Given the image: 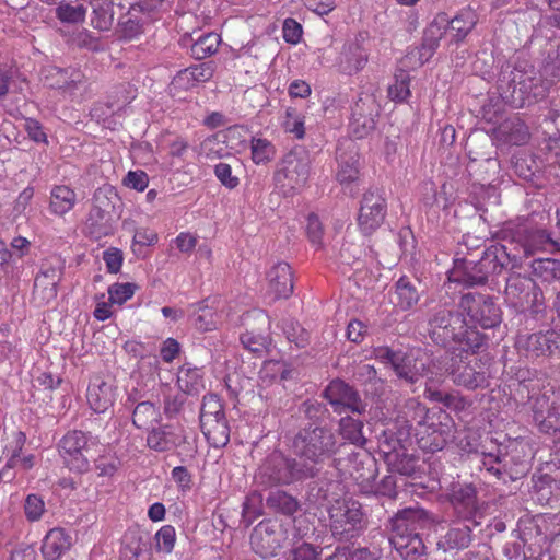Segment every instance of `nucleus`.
I'll return each instance as SVG.
<instances>
[{
	"instance_id": "obj_7",
	"label": "nucleus",
	"mask_w": 560,
	"mask_h": 560,
	"mask_svg": "<svg viewBox=\"0 0 560 560\" xmlns=\"http://www.w3.org/2000/svg\"><path fill=\"white\" fill-rule=\"evenodd\" d=\"M292 448L300 458L318 464L335 455L338 445L330 429L310 427L296 433L292 442Z\"/></svg>"
},
{
	"instance_id": "obj_2",
	"label": "nucleus",
	"mask_w": 560,
	"mask_h": 560,
	"mask_svg": "<svg viewBox=\"0 0 560 560\" xmlns=\"http://www.w3.org/2000/svg\"><path fill=\"white\" fill-rule=\"evenodd\" d=\"M412 424L420 448L434 453L441 451L453 436V421L441 408H427L416 402L412 407Z\"/></svg>"
},
{
	"instance_id": "obj_62",
	"label": "nucleus",
	"mask_w": 560,
	"mask_h": 560,
	"mask_svg": "<svg viewBox=\"0 0 560 560\" xmlns=\"http://www.w3.org/2000/svg\"><path fill=\"white\" fill-rule=\"evenodd\" d=\"M71 44L78 48H85L91 51L100 50L101 43L97 37H95L90 31L82 30L78 33H74L70 39Z\"/></svg>"
},
{
	"instance_id": "obj_37",
	"label": "nucleus",
	"mask_w": 560,
	"mask_h": 560,
	"mask_svg": "<svg viewBox=\"0 0 560 560\" xmlns=\"http://www.w3.org/2000/svg\"><path fill=\"white\" fill-rule=\"evenodd\" d=\"M119 560H150L147 542L138 535H126L121 542Z\"/></svg>"
},
{
	"instance_id": "obj_1",
	"label": "nucleus",
	"mask_w": 560,
	"mask_h": 560,
	"mask_svg": "<svg viewBox=\"0 0 560 560\" xmlns=\"http://www.w3.org/2000/svg\"><path fill=\"white\" fill-rule=\"evenodd\" d=\"M503 240L508 242V254L503 255L512 267H516L522 258L533 256L540 250H548L556 245L551 236L542 229L533 225L528 219L508 222L502 230Z\"/></svg>"
},
{
	"instance_id": "obj_53",
	"label": "nucleus",
	"mask_w": 560,
	"mask_h": 560,
	"mask_svg": "<svg viewBox=\"0 0 560 560\" xmlns=\"http://www.w3.org/2000/svg\"><path fill=\"white\" fill-rule=\"evenodd\" d=\"M23 511L28 522L33 523L39 521L46 511L43 497L37 493L27 494L24 500Z\"/></svg>"
},
{
	"instance_id": "obj_14",
	"label": "nucleus",
	"mask_w": 560,
	"mask_h": 560,
	"mask_svg": "<svg viewBox=\"0 0 560 560\" xmlns=\"http://www.w3.org/2000/svg\"><path fill=\"white\" fill-rule=\"evenodd\" d=\"M109 198L101 191L94 196L92 206L85 221V232L94 241H100L114 234L116 230L117 215L113 211Z\"/></svg>"
},
{
	"instance_id": "obj_32",
	"label": "nucleus",
	"mask_w": 560,
	"mask_h": 560,
	"mask_svg": "<svg viewBox=\"0 0 560 560\" xmlns=\"http://www.w3.org/2000/svg\"><path fill=\"white\" fill-rule=\"evenodd\" d=\"M71 546V537L62 528L50 529L43 539L42 553L46 560L59 559Z\"/></svg>"
},
{
	"instance_id": "obj_23",
	"label": "nucleus",
	"mask_w": 560,
	"mask_h": 560,
	"mask_svg": "<svg viewBox=\"0 0 560 560\" xmlns=\"http://www.w3.org/2000/svg\"><path fill=\"white\" fill-rule=\"evenodd\" d=\"M267 294L272 300L288 299L293 293L294 276L288 262L275 264L266 273Z\"/></svg>"
},
{
	"instance_id": "obj_17",
	"label": "nucleus",
	"mask_w": 560,
	"mask_h": 560,
	"mask_svg": "<svg viewBox=\"0 0 560 560\" xmlns=\"http://www.w3.org/2000/svg\"><path fill=\"white\" fill-rule=\"evenodd\" d=\"M452 378L455 384L467 389L485 388L489 385L490 371L487 360L472 358L459 362L452 369Z\"/></svg>"
},
{
	"instance_id": "obj_50",
	"label": "nucleus",
	"mask_w": 560,
	"mask_h": 560,
	"mask_svg": "<svg viewBox=\"0 0 560 560\" xmlns=\"http://www.w3.org/2000/svg\"><path fill=\"white\" fill-rule=\"evenodd\" d=\"M412 359L401 353L398 362L392 366L399 378H404L408 383H416L423 375L424 364L421 363V368L416 364L411 365Z\"/></svg>"
},
{
	"instance_id": "obj_56",
	"label": "nucleus",
	"mask_w": 560,
	"mask_h": 560,
	"mask_svg": "<svg viewBox=\"0 0 560 560\" xmlns=\"http://www.w3.org/2000/svg\"><path fill=\"white\" fill-rule=\"evenodd\" d=\"M136 289V284L130 282H115L112 285H109L107 290L109 301L116 305L121 306L133 296Z\"/></svg>"
},
{
	"instance_id": "obj_45",
	"label": "nucleus",
	"mask_w": 560,
	"mask_h": 560,
	"mask_svg": "<svg viewBox=\"0 0 560 560\" xmlns=\"http://www.w3.org/2000/svg\"><path fill=\"white\" fill-rule=\"evenodd\" d=\"M161 413L159 408L150 401L139 402L132 413V423L138 429H148L159 422Z\"/></svg>"
},
{
	"instance_id": "obj_39",
	"label": "nucleus",
	"mask_w": 560,
	"mask_h": 560,
	"mask_svg": "<svg viewBox=\"0 0 560 560\" xmlns=\"http://www.w3.org/2000/svg\"><path fill=\"white\" fill-rule=\"evenodd\" d=\"M476 25V16L470 11H460L452 20L448 19L447 31L452 43H459L472 31Z\"/></svg>"
},
{
	"instance_id": "obj_9",
	"label": "nucleus",
	"mask_w": 560,
	"mask_h": 560,
	"mask_svg": "<svg viewBox=\"0 0 560 560\" xmlns=\"http://www.w3.org/2000/svg\"><path fill=\"white\" fill-rule=\"evenodd\" d=\"M458 307L468 316L471 325L480 326L483 329L494 328L502 320V311L490 295L464 294L459 300Z\"/></svg>"
},
{
	"instance_id": "obj_16",
	"label": "nucleus",
	"mask_w": 560,
	"mask_h": 560,
	"mask_svg": "<svg viewBox=\"0 0 560 560\" xmlns=\"http://www.w3.org/2000/svg\"><path fill=\"white\" fill-rule=\"evenodd\" d=\"M381 105L371 93H361L351 108L349 132L357 139L368 137L376 126Z\"/></svg>"
},
{
	"instance_id": "obj_36",
	"label": "nucleus",
	"mask_w": 560,
	"mask_h": 560,
	"mask_svg": "<svg viewBox=\"0 0 560 560\" xmlns=\"http://www.w3.org/2000/svg\"><path fill=\"white\" fill-rule=\"evenodd\" d=\"M393 303L402 311L412 308L420 300V294L410 279L400 277L395 283Z\"/></svg>"
},
{
	"instance_id": "obj_51",
	"label": "nucleus",
	"mask_w": 560,
	"mask_h": 560,
	"mask_svg": "<svg viewBox=\"0 0 560 560\" xmlns=\"http://www.w3.org/2000/svg\"><path fill=\"white\" fill-rule=\"evenodd\" d=\"M533 273L545 281L560 278V260L537 258L532 262Z\"/></svg>"
},
{
	"instance_id": "obj_13",
	"label": "nucleus",
	"mask_w": 560,
	"mask_h": 560,
	"mask_svg": "<svg viewBox=\"0 0 560 560\" xmlns=\"http://www.w3.org/2000/svg\"><path fill=\"white\" fill-rule=\"evenodd\" d=\"M466 319L463 311L442 307L434 313L429 322V332L432 340L443 347L448 346L463 336Z\"/></svg>"
},
{
	"instance_id": "obj_46",
	"label": "nucleus",
	"mask_w": 560,
	"mask_h": 560,
	"mask_svg": "<svg viewBox=\"0 0 560 560\" xmlns=\"http://www.w3.org/2000/svg\"><path fill=\"white\" fill-rule=\"evenodd\" d=\"M114 23L113 2L102 0L93 7L91 25L98 31H109Z\"/></svg>"
},
{
	"instance_id": "obj_21",
	"label": "nucleus",
	"mask_w": 560,
	"mask_h": 560,
	"mask_svg": "<svg viewBox=\"0 0 560 560\" xmlns=\"http://www.w3.org/2000/svg\"><path fill=\"white\" fill-rule=\"evenodd\" d=\"M325 397L337 413L350 410L360 415L365 411V405L358 392L341 380H334L329 383L325 389Z\"/></svg>"
},
{
	"instance_id": "obj_11",
	"label": "nucleus",
	"mask_w": 560,
	"mask_h": 560,
	"mask_svg": "<svg viewBox=\"0 0 560 560\" xmlns=\"http://www.w3.org/2000/svg\"><path fill=\"white\" fill-rule=\"evenodd\" d=\"M329 526L332 535L339 539L353 537L360 529L363 513L361 504L352 499H338L329 510Z\"/></svg>"
},
{
	"instance_id": "obj_15",
	"label": "nucleus",
	"mask_w": 560,
	"mask_h": 560,
	"mask_svg": "<svg viewBox=\"0 0 560 560\" xmlns=\"http://www.w3.org/2000/svg\"><path fill=\"white\" fill-rule=\"evenodd\" d=\"M387 215V201L378 190H366L360 200L357 215L359 231L370 236L376 232Z\"/></svg>"
},
{
	"instance_id": "obj_60",
	"label": "nucleus",
	"mask_w": 560,
	"mask_h": 560,
	"mask_svg": "<svg viewBox=\"0 0 560 560\" xmlns=\"http://www.w3.org/2000/svg\"><path fill=\"white\" fill-rule=\"evenodd\" d=\"M322 547L302 542L290 550L291 560H320Z\"/></svg>"
},
{
	"instance_id": "obj_33",
	"label": "nucleus",
	"mask_w": 560,
	"mask_h": 560,
	"mask_svg": "<svg viewBox=\"0 0 560 560\" xmlns=\"http://www.w3.org/2000/svg\"><path fill=\"white\" fill-rule=\"evenodd\" d=\"M178 388L187 395H198L205 389V374L200 368L185 363L178 369Z\"/></svg>"
},
{
	"instance_id": "obj_58",
	"label": "nucleus",
	"mask_w": 560,
	"mask_h": 560,
	"mask_svg": "<svg viewBox=\"0 0 560 560\" xmlns=\"http://www.w3.org/2000/svg\"><path fill=\"white\" fill-rule=\"evenodd\" d=\"M200 150L206 159L217 160L225 155L226 145L218 136H210L201 142Z\"/></svg>"
},
{
	"instance_id": "obj_54",
	"label": "nucleus",
	"mask_w": 560,
	"mask_h": 560,
	"mask_svg": "<svg viewBox=\"0 0 560 560\" xmlns=\"http://www.w3.org/2000/svg\"><path fill=\"white\" fill-rule=\"evenodd\" d=\"M35 464V456L33 454L20 456V454L14 453L7 462L5 466L0 470V482L5 479H12L13 475L11 474V469L14 467H21L24 470H28L33 468Z\"/></svg>"
},
{
	"instance_id": "obj_5",
	"label": "nucleus",
	"mask_w": 560,
	"mask_h": 560,
	"mask_svg": "<svg viewBox=\"0 0 560 560\" xmlns=\"http://www.w3.org/2000/svg\"><path fill=\"white\" fill-rule=\"evenodd\" d=\"M310 176V154L303 150H292L278 162L273 182L283 196H294L307 185Z\"/></svg>"
},
{
	"instance_id": "obj_29",
	"label": "nucleus",
	"mask_w": 560,
	"mask_h": 560,
	"mask_svg": "<svg viewBox=\"0 0 560 560\" xmlns=\"http://www.w3.org/2000/svg\"><path fill=\"white\" fill-rule=\"evenodd\" d=\"M389 541L405 560H418L424 553L425 546L419 533L392 534Z\"/></svg>"
},
{
	"instance_id": "obj_18",
	"label": "nucleus",
	"mask_w": 560,
	"mask_h": 560,
	"mask_svg": "<svg viewBox=\"0 0 560 560\" xmlns=\"http://www.w3.org/2000/svg\"><path fill=\"white\" fill-rule=\"evenodd\" d=\"M353 40L346 42L340 48L332 67L342 75H355L361 72L370 59L369 50L363 46L361 34Z\"/></svg>"
},
{
	"instance_id": "obj_28",
	"label": "nucleus",
	"mask_w": 560,
	"mask_h": 560,
	"mask_svg": "<svg viewBox=\"0 0 560 560\" xmlns=\"http://www.w3.org/2000/svg\"><path fill=\"white\" fill-rule=\"evenodd\" d=\"M493 132L497 140L511 145L525 144L529 139L527 126L517 117L505 119Z\"/></svg>"
},
{
	"instance_id": "obj_47",
	"label": "nucleus",
	"mask_w": 560,
	"mask_h": 560,
	"mask_svg": "<svg viewBox=\"0 0 560 560\" xmlns=\"http://www.w3.org/2000/svg\"><path fill=\"white\" fill-rule=\"evenodd\" d=\"M475 527L467 522L453 526L445 535L446 544L450 548H467L472 540L471 532Z\"/></svg>"
},
{
	"instance_id": "obj_19",
	"label": "nucleus",
	"mask_w": 560,
	"mask_h": 560,
	"mask_svg": "<svg viewBox=\"0 0 560 560\" xmlns=\"http://www.w3.org/2000/svg\"><path fill=\"white\" fill-rule=\"evenodd\" d=\"M538 293L536 283L527 276L512 273L506 279L504 300L518 312L525 311L533 301H536Z\"/></svg>"
},
{
	"instance_id": "obj_35",
	"label": "nucleus",
	"mask_w": 560,
	"mask_h": 560,
	"mask_svg": "<svg viewBox=\"0 0 560 560\" xmlns=\"http://www.w3.org/2000/svg\"><path fill=\"white\" fill-rule=\"evenodd\" d=\"M214 303L215 300L208 298L192 305L195 308L194 325L196 329L200 331H211L217 328L221 320V315L218 313Z\"/></svg>"
},
{
	"instance_id": "obj_3",
	"label": "nucleus",
	"mask_w": 560,
	"mask_h": 560,
	"mask_svg": "<svg viewBox=\"0 0 560 560\" xmlns=\"http://www.w3.org/2000/svg\"><path fill=\"white\" fill-rule=\"evenodd\" d=\"M544 73L548 79H541L534 71L524 72L515 69L512 72V102L517 106L530 104L546 96L549 85L560 81V45L551 61L544 67Z\"/></svg>"
},
{
	"instance_id": "obj_8",
	"label": "nucleus",
	"mask_w": 560,
	"mask_h": 560,
	"mask_svg": "<svg viewBox=\"0 0 560 560\" xmlns=\"http://www.w3.org/2000/svg\"><path fill=\"white\" fill-rule=\"evenodd\" d=\"M446 500L453 508L456 518L479 526L486 514V503L478 498L472 482H452L446 490Z\"/></svg>"
},
{
	"instance_id": "obj_4",
	"label": "nucleus",
	"mask_w": 560,
	"mask_h": 560,
	"mask_svg": "<svg viewBox=\"0 0 560 560\" xmlns=\"http://www.w3.org/2000/svg\"><path fill=\"white\" fill-rule=\"evenodd\" d=\"M506 245L488 249L477 262L463 261L451 270L448 279L466 287L485 284L490 275H499L505 267L503 255L508 254Z\"/></svg>"
},
{
	"instance_id": "obj_20",
	"label": "nucleus",
	"mask_w": 560,
	"mask_h": 560,
	"mask_svg": "<svg viewBox=\"0 0 560 560\" xmlns=\"http://www.w3.org/2000/svg\"><path fill=\"white\" fill-rule=\"evenodd\" d=\"M533 400V418L539 430L551 433L560 430V398L550 399L547 393L528 396Z\"/></svg>"
},
{
	"instance_id": "obj_26",
	"label": "nucleus",
	"mask_w": 560,
	"mask_h": 560,
	"mask_svg": "<svg viewBox=\"0 0 560 560\" xmlns=\"http://www.w3.org/2000/svg\"><path fill=\"white\" fill-rule=\"evenodd\" d=\"M448 16L446 13H439L424 30L420 57L428 60L439 48L441 39L447 34Z\"/></svg>"
},
{
	"instance_id": "obj_6",
	"label": "nucleus",
	"mask_w": 560,
	"mask_h": 560,
	"mask_svg": "<svg viewBox=\"0 0 560 560\" xmlns=\"http://www.w3.org/2000/svg\"><path fill=\"white\" fill-rule=\"evenodd\" d=\"M313 476L312 468L285 457L281 452H271L260 464L255 478L266 487L290 485Z\"/></svg>"
},
{
	"instance_id": "obj_44",
	"label": "nucleus",
	"mask_w": 560,
	"mask_h": 560,
	"mask_svg": "<svg viewBox=\"0 0 560 560\" xmlns=\"http://www.w3.org/2000/svg\"><path fill=\"white\" fill-rule=\"evenodd\" d=\"M276 147L267 138L254 136L250 139V158L254 164L265 165L276 156Z\"/></svg>"
},
{
	"instance_id": "obj_10",
	"label": "nucleus",
	"mask_w": 560,
	"mask_h": 560,
	"mask_svg": "<svg viewBox=\"0 0 560 560\" xmlns=\"http://www.w3.org/2000/svg\"><path fill=\"white\" fill-rule=\"evenodd\" d=\"M515 349L529 361L560 359V335L555 330L518 335Z\"/></svg>"
},
{
	"instance_id": "obj_59",
	"label": "nucleus",
	"mask_w": 560,
	"mask_h": 560,
	"mask_svg": "<svg viewBox=\"0 0 560 560\" xmlns=\"http://www.w3.org/2000/svg\"><path fill=\"white\" fill-rule=\"evenodd\" d=\"M156 548L164 553H171L176 542V532L172 525L162 526L155 534Z\"/></svg>"
},
{
	"instance_id": "obj_49",
	"label": "nucleus",
	"mask_w": 560,
	"mask_h": 560,
	"mask_svg": "<svg viewBox=\"0 0 560 560\" xmlns=\"http://www.w3.org/2000/svg\"><path fill=\"white\" fill-rule=\"evenodd\" d=\"M284 132L292 135L295 139L302 140L305 137V116L294 107H288L282 121Z\"/></svg>"
},
{
	"instance_id": "obj_41",
	"label": "nucleus",
	"mask_w": 560,
	"mask_h": 560,
	"mask_svg": "<svg viewBox=\"0 0 560 560\" xmlns=\"http://www.w3.org/2000/svg\"><path fill=\"white\" fill-rule=\"evenodd\" d=\"M97 438H93L90 433L73 430L68 432L60 441V452L85 451L89 452L90 446L98 445Z\"/></svg>"
},
{
	"instance_id": "obj_30",
	"label": "nucleus",
	"mask_w": 560,
	"mask_h": 560,
	"mask_svg": "<svg viewBox=\"0 0 560 560\" xmlns=\"http://www.w3.org/2000/svg\"><path fill=\"white\" fill-rule=\"evenodd\" d=\"M77 205V192L68 185H55L49 194V211L57 217L69 213Z\"/></svg>"
},
{
	"instance_id": "obj_34",
	"label": "nucleus",
	"mask_w": 560,
	"mask_h": 560,
	"mask_svg": "<svg viewBox=\"0 0 560 560\" xmlns=\"http://www.w3.org/2000/svg\"><path fill=\"white\" fill-rule=\"evenodd\" d=\"M200 425L206 440L212 447H224L229 443L230 425L225 417L200 420Z\"/></svg>"
},
{
	"instance_id": "obj_43",
	"label": "nucleus",
	"mask_w": 560,
	"mask_h": 560,
	"mask_svg": "<svg viewBox=\"0 0 560 560\" xmlns=\"http://www.w3.org/2000/svg\"><path fill=\"white\" fill-rule=\"evenodd\" d=\"M360 177V166L359 159L357 154L351 155H339L338 158V167L336 172V180L342 185L347 186L352 183H355Z\"/></svg>"
},
{
	"instance_id": "obj_31",
	"label": "nucleus",
	"mask_w": 560,
	"mask_h": 560,
	"mask_svg": "<svg viewBox=\"0 0 560 560\" xmlns=\"http://www.w3.org/2000/svg\"><path fill=\"white\" fill-rule=\"evenodd\" d=\"M182 436L168 424L153 428L147 436V445L155 452H168L180 443Z\"/></svg>"
},
{
	"instance_id": "obj_64",
	"label": "nucleus",
	"mask_w": 560,
	"mask_h": 560,
	"mask_svg": "<svg viewBox=\"0 0 560 560\" xmlns=\"http://www.w3.org/2000/svg\"><path fill=\"white\" fill-rule=\"evenodd\" d=\"M306 234L313 245H322L324 229L319 218L315 213L307 215Z\"/></svg>"
},
{
	"instance_id": "obj_55",
	"label": "nucleus",
	"mask_w": 560,
	"mask_h": 560,
	"mask_svg": "<svg viewBox=\"0 0 560 560\" xmlns=\"http://www.w3.org/2000/svg\"><path fill=\"white\" fill-rule=\"evenodd\" d=\"M65 465L74 472L83 474L90 469V460L85 451L60 452Z\"/></svg>"
},
{
	"instance_id": "obj_63",
	"label": "nucleus",
	"mask_w": 560,
	"mask_h": 560,
	"mask_svg": "<svg viewBox=\"0 0 560 560\" xmlns=\"http://www.w3.org/2000/svg\"><path fill=\"white\" fill-rule=\"evenodd\" d=\"M103 260L109 273H118L124 262L122 250L117 247H109L103 252Z\"/></svg>"
},
{
	"instance_id": "obj_27",
	"label": "nucleus",
	"mask_w": 560,
	"mask_h": 560,
	"mask_svg": "<svg viewBox=\"0 0 560 560\" xmlns=\"http://www.w3.org/2000/svg\"><path fill=\"white\" fill-rule=\"evenodd\" d=\"M425 512L419 508H407L392 518V534L419 533L427 523Z\"/></svg>"
},
{
	"instance_id": "obj_52",
	"label": "nucleus",
	"mask_w": 560,
	"mask_h": 560,
	"mask_svg": "<svg viewBox=\"0 0 560 560\" xmlns=\"http://www.w3.org/2000/svg\"><path fill=\"white\" fill-rule=\"evenodd\" d=\"M465 332L458 339H454V343L466 346L467 350L472 351L475 353L479 350L486 342L485 334L480 332L476 329V326L469 325L467 322L465 324Z\"/></svg>"
},
{
	"instance_id": "obj_57",
	"label": "nucleus",
	"mask_w": 560,
	"mask_h": 560,
	"mask_svg": "<svg viewBox=\"0 0 560 560\" xmlns=\"http://www.w3.org/2000/svg\"><path fill=\"white\" fill-rule=\"evenodd\" d=\"M222 417H225V412L220 397L215 394L203 396L200 420Z\"/></svg>"
},
{
	"instance_id": "obj_48",
	"label": "nucleus",
	"mask_w": 560,
	"mask_h": 560,
	"mask_svg": "<svg viewBox=\"0 0 560 560\" xmlns=\"http://www.w3.org/2000/svg\"><path fill=\"white\" fill-rule=\"evenodd\" d=\"M221 38L215 33L200 36L191 46V55L196 59H206L217 52Z\"/></svg>"
},
{
	"instance_id": "obj_42",
	"label": "nucleus",
	"mask_w": 560,
	"mask_h": 560,
	"mask_svg": "<svg viewBox=\"0 0 560 560\" xmlns=\"http://www.w3.org/2000/svg\"><path fill=\"white\" fill-rule=\"evenodd\" d=\"M266 505L288 516L293 515L300 508L298 499L282 490L271 491L266 499Z\"/></svg>"
},
{
	"instance_id": "obj_61",
	"label": "nucleus",
	"mask_w": 560,
	"mask_h": 560,
	"mask_svg": "<svg viewBox=\"0 0 560 560\" xmlns=\"http://www.w3.org/2000/svg\"><path fill=\"white\" fill-rule=\"evenodd\" d=\"M116 32L120 39L132 40L142 34V25L137 20L126 18L119 21Z\"/></svg>"
},
{
	"instance_id": "obj_40",
	"label": "nucleus",
	"mask_w": 560,
	"mask_h": 560,
	"mask_svg": "<svg viewBox=\"0 0 560 560\" xmlns=\"http://www.w3.org/2000/svg\"><path fill=\"white\" fill-rule=\"evenodd\" d=\"M86 12V7L79 1H61L55 9L56 18L63 24L83 23Z\"/></svg>"
},
{
	"instance_id": "obj_25",
	"label": "nucleus",
	"mask_w": 560,
	"mask_h": 560,
	"mask_svg": "<svg viewBox=\"0 0 560 560\" xmlns=\"http://www.w3.org/2000/svg\"><path fill=\"white\" fill-rule=\"evenodd\" d=\"M116 388L103 377L96 375L90 380L86 389V401L96 413H104L114 406Z\"/></svg>"
},
{
	"instance_id": "obj_22",
	"label": "nucleus",
	"mask_w": 560,
	"mask_h": 560,
	"mask_svg": "<svg viewBox=\"0 0 560 560\" xmlns=\"http://www.w3.org/2000/svg\"><path fill=\"white\" fill-rule=\"evenodd\" d=\"M62 276L63 269L61 267L43 264L33 288V299L38 305H47L57 298L58 285Z\"/></svg>"
},
{
	"instance_id": "obj_38",
	"label": "nucleus",
	"mask_w": 560,
	"mask_h": 560,
	"mask_svg": "<svg viewBox=\"0 0 560 560\" xmlns=\"http://www.w3.org/2000/svg\"><path fill=\"white\" fill-rule=\"evenodd\" d=\"M363 427L364 424L360 419L346 416L339 420L338 433L346 442L363 447L366 443Z\"/></svg>"
},
{
	"instance_id": "obj_24",
	"label": "nucleus",
	"mask_w": 560,
	"mask_h": 560,
	"mask_svg": "<svg viewBox=\"0 0 560 560\" xmlns=\"http://www.w3.org/2000/svg\"><path fill=\"white\" fill-rule=\"evenodd\" d=\"M214 74L212 61L192 65L179 70L172 80V89L175 92L189 91L200 83L208 82Z\"/></svg>"
},
{
	"instance_id": "obj_12",
	"label": "nucleus",
	"mask_w": 560,
	"mask_h": 560,
	"mask_svg": "<svg viewBox=\"0 0 560 560\" xmlns=\"http://www.w3.org/2000/svg\"><path fill=\"white\" fill-rule=\"evenodd\" d=\"M288 529L277 520H262L253 529L250 545L261 558L276 556L287 542Z\"/></svg>"
}]
</instances>
